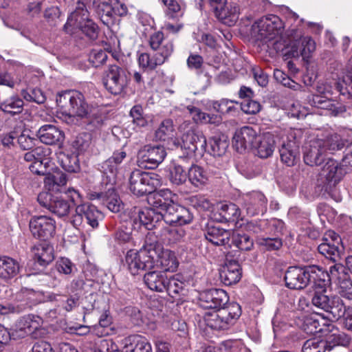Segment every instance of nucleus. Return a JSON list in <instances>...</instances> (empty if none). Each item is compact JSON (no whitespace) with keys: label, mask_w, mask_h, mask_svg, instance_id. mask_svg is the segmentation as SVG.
I'll return each mask as SVG.
<instances>
[{"label":"nucleus","mask_w":352,"mask_h":352,"mask_svg":"<svg viewBox=\"0 0 352 352\" xmlns=\"http://www.w3.org/2000/svg\"><path fill=\"white\" fill-rule=\"evenodd\" d=\"M252 31L257 34L258 38L267 45L269 48L276 52L287 50L286 54L290 57L302 56L309 58L316 49L314 41L309 36L302 37L301 31L291 29L287 31L289 43L283 40V23L276 15L270 14L258 19L252 25Z\"/></svg>","instance_id":"nucleus-1"},{"label":"nucleus","mask_w":352,"mask_h":352,"mask_svg":"<svg viewBox=\"0 0 352 352\" xmlns=\"http://www.w3.org/2000/svg\"><path fill=\"white\" fill-rule=\"evenodd\" d=\"M229 300L227 293L221 289H211L200 294L199 303L204 309H217L206 312L203 317L204 324L212 329L226 330L232 327L241 314L237 303L224 306Z\"/></svg>","instance_id":"nucleus-2"},{"label":"nucleus","mask_w":352,"mask_h":352,"mask_svg":"<svg viewBox=\"0 0 352 352\" xmlns=\"http://www.w3.org/2000/svg\"><path fill=\"white\" fill-rule=\"evenodd\" d=\"M129 223L134 230H140L145 227L152 230L156 224L164 219L167 224L183 226L192 222L193 216L190 210L176 203L168 206L165 210L155 211V208H140L133 207L127 212Z\"/></svg>","instance_id":"nucleus-3"},{"label":"nucleus","mask_w":352,"mask_h":352,"mask_svg":"<svg viewBox=\"0 0 352 352\" xmlns=\"http://www.w3.org/2000/svg\"><path fill=\"white\" fill-rule=\"evenodd\" d=\"M344 142L340 135L333 134L326 139L311 140L305 146L304 161L309 166H319L325 159L327 153H333L344 147Z\"/></svg>","instance_id":"nucleus-4"},{"label":"nucleus","mask_w":352,"mask_h":352,"mask_svg":"<svg viewBox=\"0 0 352 352\" xmlns=\"http://www.w3.org/2000/svg\"><path fill=\"white\" fill-rule=\"evenodd\" d=\"M316 90L318 94L312 95L309 98L308 102L312 107L327 110L332 116H343L346 112V107L341 102L329 99L327 95L333 94V87L331 83L324 81H319L317 83Z\"/></svg>","instance_id":"nucleus-5"},{"label":"nucleus","mask_w":352,"mask_h":352,"mask_svg":"<svg viewBox=\"0 0 352 352\" xmlns=\"http://www.w3.org/2000/svg\"><path fill=\"white\" fill-rule=\"evenodd\" d=\"M56 103L63 115L68 117H84L89 111L83 94L74 90L65 91L56 96Z\"/></svg>","instance_id":"nucleus-6"},{"label":"nucleus","mask_w":352,"mask_h":352,"mask_svg":"<svg viewBox=\"0 0 352 352\" xmlns=\"http://www.w3.org/2000/svg\"><path fill=\"white\" fill-rule=\"evenodd\" d=\"M155 250L153 244H146L139 251L130 250L125 256V263L132 275L140 271L151 270L155 266Z\"/></svg>","instance_id":"nucleus-7"},{"label":"nucleus","mask_w":352,"mask_h":352,"mask_svg":"<svg viewBox=\"0 0 352 352\" xmlns=\"http://www.w3.org/2000/svg\"><path fill=\"white\" fill-rule=\"evenodd\" d=\"M162 184V177L155 173L135 169L129 178L130 190L137 196L151 194Z\"/></svg>","instance_id":"nucleus-8"},{"label":"nucleus","mask_w":352,"mask_h":352,"mask_svg":"<svg viewBox=\"0 0 352 352\" xmlns=\"http://www.w3.org/2000/svg\"><path fill=\"white\" fill-rule=\"evenodd\" d=\"M129 78L126 70L118 65H111L103 78L105 89L113 95L126 92Z\"/></svg>","instance_id":"nucleus-9"},{"label":"nucleus","mask_w":352,"mask_h":352,"mask_svg":"<svg viewBox=\"0 0 352 352\" xmlns=\"http://www.w3.org/2000/svg\"><path fill=\"white\" fill-rule=\"evenodd\" d=\"M314 265L305 268L298 267H290L285 275L286 286L292 289H302L306 287L311 282V274L315 270Z\"/></svg>","instance_id":"nucleus-10"},{"label":"nucleus","mask_w":352,"mask_h":352,"mask_svg":"<svg viewBox=\"0 0 352 352\" xmlns=\"http://www.w3.org/2000/svg\"><path fill=\"white\" fill-rule=\"evenodd\" d=\"M174 144L185 151L186 155L183 157L184 158L192 157L197 150L206 151L207 146L206 139L203 133L191 129L183 134L181 143L175 142Z\"/></svg>","instance_id":"nucleus-11"},{"label":"nucleus","mask_w":352,"mask_h":352,"mask_svg":"<svg viewBox=\"0 0 352 352\" xmlns=\"http://www.w3.org/2000/svg\"><path fill=\"white\" fill-rule=\"evenodd\" d=\"M166 155V152L162 146H145L138 154V166L148 169H153L161 164Z\"/></svg>","instance_id":"nucleus-12"},{"label":"nucleus","mask_w":352,"mask_h":352,"mask_svg":"<svg viewBox=\"0 0 352 352\" xmlns=\"http://www.w3.org/2000/svg\"><path fill=\"white\" fill-rule=\"evenodd\" d=\"M30 230L34 237L47 240L55 234L56 221L49 216H34L30 221Z\"/></svg>","instance_id":"nucleus-13"},{"label":"nucleus","mask_w":352,"mask_h":352,"mask_svg":"<svg viewBox=\"0 0 352 352\" xmlns=\"http://www.w3.org/2000/svg\"><path fill=\"white\" fill-rule=\"evenodd\" d=\"M149 45L154 51L153 56L156 61L160 65L164 63L173 52V43L165 38L161 32H155L150 36Z\"/></svg>","instance_id":"nucleus-14"},{"label":"nucleus","mask_w":352,"mask_h":352,"mask_svg":"<svg viewBox=\"0 0 352 352\" xmlns=\"http://www.w3.org/2000/svg\"><path fill=\"white\" fill-rule=\"evenodd\" d=\"M327 292H314L311 299L313 305L330 313L333 318H338L342 312V302L340 297L333 296H329Z\"/></svg>","instance_id":"nucleus-15"},{"label":"nucleus","mask_w":352,"mask_h":352,"mask_svg":"<svg viewBox=\"0 0 352 352\" xmlns=\"http://www.w3.org/2000/svg\"><path fill=\"white\" fill-rule=\"evenodd\" d=\"M242 208L250 216L263 214L267 210V200L261 191H251L242 197Z\"/></svg>","instance_id":"nucleus-16"},{"label":"nucleus","mask_w":352,"mask_h":352,"mask_svg":"<svg viewBox=\"0 0 352 352\" xmlns=\"http://www.w3.org/2000/svg\"><path fill=\"white\" fill-rule=\"evenodd\" d=\"M37 201L41 206L58 217H65L70 210V206L66 200L60 197L54 196L48 192H40Z\"/></svg>","instance_id":"nucleus-17"},{"label":"nucleus","mask_w":352,"mask_h":352,"mask_svg":"<svg viewBox=\"0 0 352 352\" xmlns=\"http://www.w3.org/2000/svg\"><path fill=\"white\" fill-rule=\"evenodd\" d=\"M331 277L336 280L340 295L348 300H352V280L347 269L342 264L337 263L331 266Z\"/></svg>","instance_id":"nucleus-18"},{"label":"nucleus","mask_w":352,"mask_h":352,"mask_svg":"<svg viewBox=\"0 0 352 352\" xmlns=\"http://www.w3.org/2000/svg\"><path fill=\"white\" fill-rule=\"evenodd\" d=\"M126 156L125 151H118L114 152L111 157L102 163V180L107 185L113 186L116 183L119 166Z\"/></svg>","instance_id":"nucleus-19"},{"label":"nucleus","mask_w":352,"mask_h":352,"mask_svg":"<svg viewBox=\"0 0 352 352\" xmlns=\"http://www.w3.org/2000/svg\"><path fill=\"white\" fill-rule=\"evenodd\" d=\"M301 318H303L302 329L307 334L315 335L321 333L323 336L327 329L333 327V324L328 323L327 320L321 314H311Z\"/></svg>","instance_id":"nucleus-20"},{"label":"nucleus","mask_w":352,"mask_h":352,"mask_svg":"<svg viewBox=\"0 0 352 352\" xmlns=\"http://www.w3.org/2000/svg\"><path fill=\"white\" fill-rule=\"evenodd\" d=\"M258 138L257 131L252 126H244L237 129L233 137V146L238 152L253 147Z\"/></svg>","instance_id":"nucleus-21"},{"label":"nucleus","mask_w":352,"mask_h":352,"mask_svg":"<svg viewBox=\"0 0 352 352\" xmlns=\"http://www.w3.org/2000/svg\"><path fill=\"white\" fill-rule=\"evenodd\" d=\"M153 250H155V264L160 265L164 272H175L179 265L175 254L164 249L159 244H153Z\"/></svg>","instance_id":"nucleus-22"},{"label":"nucleus","mask_w":352,"mask_h":352,"mask_svg":"<svg viewBox=\"0 0 352 352\" xmlns=\"http://www.w3.org/2000/svg\"><path fill=\"white\" fill-rule=\"evenodd\" d=\"M341 239L337 234L329 231L323 239V242L318 245V252L330 260L336 261L340 257L338 245Z\"/></svg>","instance_id":"nucleus-23"},{"label":"nucleus","mask_w":352,"mask_h":352,"mask_svg":"<svg viewBox=\"0 0 352 352\" xmlns=\"http://www.w3.org/2000/svg\"><path fill=\"white\" fill-rule=\"evenodd\" d=\"M346 170L338 162L333 159H328L320 171L321 177H324L330 185H336L341 181Z\"/></svg>","instance_id":"nucleus-24"},{"label":"nucleus","mask_w":352,"mask_h":352,"mask_svg":"<svg viewBox=\"0 0 352 352\" xmlns=\"http://www.w3.org/2000/svg\"><path fill=\"white\" fill-rule=\"evenodd\" d=\"M148 198V202L151 207L149 208H155V211L165 210L168 206L175 203L176 195L173 194L169 189L163 188L157 192L155 190Z\"/></svg>","instance_id":"nucleus-25"},{"label":"nucleus","mask_w":352,"mask_h":352,"mask_svg":"<svg viewBox=\"0 0 352 352\" xmlns=\"http://www.w3.org/2000/svg\"><path fill=\"white\" fill-rule=\"evenodd\" d=\"M279 153L281 162L287 166H293L300 160L299 146L295 140L283 142Z\"/></svg>","instance_id":"nucleus-26"},{"label":"nucleus","mask_w":352,"mask_h":352,"mask_svg":"<svg viewBox=\"0 0 352 352\" xmlns=\"http://www.w3.org/2000/svg\"><path fill=\"white\" fill-rule=\"evenodd\" d=\"M241 267L235 261H229L220 272L221 282L226 285L237 283L241 278Z\"/></svg>","instance_id":"nucleus-27"},{"label":"nucleus","mask_w":352,"mask_h":352,"mask_svg":"<svg viewBox=\"0 0 352 352\" xmlns=\"http://www.w3.org/2000/svg\"><path fill=\"white\" fill-rule=\"evenodd\" d=\"M217 18L223 23L231 26L235 23L240 14V8L234 3H227L219 7L216 8L214 10Z\"/></svg>","instance_id":"nucleus-28"},{"label":"nucleus","mask_w":352,"mask_h":352,"mask_svg":"<svg viewBox=\"0 0 352 352\" xmlns=\"http://www.w3.org/2000/svg\"><path fill=\"white\" fill-rule=\"evenodd\" d=\"M204 235L211 243L215 245H223L228 243L231 232L221 228L219 226L208 224Z\"/></svg>","instance_id":"nucleus-29"},{"label":"nucleus","mask_w":352,"mask_h":352,"mask_svg":"<svg viewBox=\"0 0 352 352\" xmlns=\"http://www.w3.org/2000/svg\"><path fill=\"white\" fill-rule=\"evenodd\" d=\"M315 270H313L311 274V281L314 282V292H327L329 288L331 283H335L334 280L331 275V267L329 271H324L322 267L314 265Z\"/></svg>","instance_id":"nucleus-30"},{"label":"nucleus","mask_w":352,"mask_h":352,"mask_svg":"<svg viewBox=\"0 0 352 352\" xmlns=\"http://www.w3.org/2000/svg\"><path fill=\"white\" fill-rule=\"evenodd\" d=\"M38 137L45 144H55L63 142L64 133L54 125L45 124L38 131Z\"/></svg>","instance_id":"nucleus-31"},{"label":"nucleus","mask_w":352,"mask_h":352,"mask_svg":"<svg viewBox=\"0 0 352 352\" xmlns=\"http://www.w3.org/2000/svg\"><path fill=\"white\" fill-rule=\"evenodd\" d=\"M89 19V12L85 5L78 2L75 10L68 17L67 21L64 25V30L67 32H69V27L78 29Z\"/></svg>","instance_id":"nucleus-32"},{"label":"nucleus","mask_w":352,"mask_h":352,"mask_svg":"<svg viewBox=\"0 0 352 352\" xmlns=\"http://www.w3.org/2000/svg\"><path fill=\"white\" fill-rule=\"evenodd\" d=\"M123 344L124 352H152V346L148 340L139 335L124 338Z\"/></svg>","instance_id":"nucleus-33"},{"label":"nucleus","mask_w":352,"mask_h":352,"mask_svg":"<svg viewBox=\"0 0 352 352\" xmlns=\"http://www.w3.org/2000/svg\"><path fill=\"white\" fill-rule=\"evenodd\" d=\"M256 155L261 158H267L273 154L275 149V140L273 135L267 133L258 136L253 146Z\"/></svg>","instance_id":"nucleus-34"},{"label":"nucleus","mask_w":352,"mask_h":352,"mask_svg":"<svg viewBox=\"0 0 352 352\" xmlns=\"http://www.w3.org/2000/svg\"><path fill=\"white\" fill-rule=\"evenodd\" d=\"M167 276L164 272L152 271L146 273L144 280L147 287L153 291L162 292L165 291Z\"/></svg>","instance_id":"nucleus-35"},{"label":"nucleus","mask_w":352,"mask_h":352,"mask_svg":"<svg viewBox=\"0 0 352 352\" xmlns=\"http://www.w3.org/2000/svg\"><path fill=\"white\" fill-rule=\"evenodd\" d=\"M19 263L9 256H0V280L7 281L16 276L19 272Z\"/></svg>","instance_id":"nucleus-36"},{"label":"nucleus","mask_w":352,"mask_h":352,"mask_svg":"<svg viewBox=\"0 0 352 352\" xmlns=\"http://www.w3.org/2000/svg\"><path fill=\"white\" fill-rule=\"evenodd\" d=\"M33 254L35 261L41 266L48 265L54 258V248L47 243L35 245L33 248Z\"/></svg>","instance_id":"nucleus-37"},{"label":"nucleus","mask_w":352,"mask_h":352,"mask_svg":"<svg viewBox=\"0 0 352 352\" xmlns=\"http://www.w3.org/2000/svg\"><path fill=\"white\" fill-rule=\"evenodd\" d=\"M66 183V175L60 170L47 174L44 179L45 188L54 192H63V188Z\"/></svg>","instance_id":"nucleus-38"},{"label":"nucleus","mask_w":352,"mask_h":352,"mask_svg":"<svg viewBox=\"0 0 352 352\" xmlns=\"http://www.w3.org/2000/svg\"><path fill=\"white\" fill-rule=\"evenodd\" d=\"M323 336L327 338L324 341L327 342L328 351H331L333 346L337 345L346 346L351 342V338L347 334L334 329V327L330 329H327Z\"/></svg>","instance_id":"nucleus-39"},{"label":"nucleus","mask_w":352,"mask_h":352,"mask_svg":"<svg viewBox=\"0 0 352 352\" xmlns=\"http://www.w3.org/2000/svg\"><path fill=\"white\" fill-rule=\"evenodd\" d=\"M267 226L269 229L275 234L281 233L284 229V222L278 219H272L270 221H259L258 222H250L248 223V228L249 230L254 233H259L262 231V227Z\"/></svg>","instance_id":"nucleus-40"},{"label":"nucleus","mask_w":352,"mask_h":352,"mask_svg":"<svg viewBox=\"0 0 352 352\" xmlns=\"http://www.w3.org/2000/svg\"><path fill=\"white\" fill-rule=\"evenodd\" d=\"M48 149H45L43 147H36L31 151L27 152L24 155V160L27 162H32L29 168L33 173L35 174H43V171L36 166H39L42 168V158L47 155Z\"/></svg>","instance_id":"nucleus-41"},{"label":"nucleus","mask_w":352,"mask_h":352,"mask_svg":"<svg viewBox=\"0 0 352 352\" xmlns=\"http://www.w3.org/2000/svg\"><path fill=\"white\" fill-rule=\"evenodd\" d=\"M77 212L84 214L87 223L93 228H97L98 226V221L102 219V213L95 206L89 203L78 205Z\"/></svg>","instance_id":"nucleus-42"},{"label":"nucleus","mask_w":352,"mask_h":352,"mask_svg":"<svg viewBox=\"0 0 352 352\" xmlns=\"http://www.w3.org/2000/svg\"><path fill=\"white\" fill-rule=\"evenodd\" d=\"M188 178L192 186L202 188L208 182L209 173L203 167L192 164L188 169Z\"/></svg>","instance_id":"nucleus-43"},{"label":"nucleus","mask_w":352,"mask_h":352,"mask_svg":"<svg viewBox=\"0 0 352 352\" xmlns=\"http://www.w3.org/2000/svg\"><path fill=\"white\" fill-rule=\"evenodd\" d=\"M24 102L19 96L14 95L5 99L0 104V109L3 112L14 116L23 110Z\"/></svg>","instance_id":"nucleus-44"},{"label":"nucleus","mask_w":352,"mask_h":352,"mask_svg":"<svg viewBox=\"0 0 352 352\" xmlns=\"http://www.w3.org/2000/svg\"><path fill=\"white\" fill-rule=\"evenodd\" d=\"M94 9L96 14L100 19L102 23L109 25L113 23L114 16L113 14V7L111 2L94 3Z\"/></svg>","instance_id":"nucleus-45"},{"label":"nucleus","mask_w":352,"mask_h":352,"mask_svg":"<svg viewBox=\"0 0 352 352\" xmlns=\"http://www.w3.org/2000/svg\"><path fill=\"white\" fill-rule=\"evenodd\" d=\"M188 109L196 123L219 124L221 122V118L218 115L206 113L195 107H188Z\"/></svg>","instance_id":"nucleus-46"},{"label":"nucleus","mask_w":352,"mask_h":352,"mask_svg":"<svg viewBox=\"0 0 352 352\" xmlns=\"http://www.w3.org/2000/svg\"><path fill=\"white\" fill-rule=\"evenodd\" d=\"M58 162L62 168L69 173H76L80 170L79 160L76 153H60Z\"/></svg>","instance_id":"nucleus-47"},{"label":"nucleus","mask_w":352,"mask_h":352,"mask_svg":"<svg viewBox=\"0 0 352 352\" xmlns=\"http://www.w3.org/2000/svg\"><path fill=\"white\" fill-rule=\"evenodd\" d=\"M219 218L215 217V219L219 221H234L240 216V209L239 207L233 204H221L219 207Z\"/></svg>","instance_id":"nucleus-48"},{"label":"nucleus","mask_w":352,"mask_h":352,"mask_svg":"<svg viewBox=\"0 0 352 352\" xmlns=\"http://www.w3.org/2000/svg\"><path fill=\"white\" fill-rule=\"evenodd\" d=\"M351 67L349 71L336 82V89L343 96L352 98V57L350 60Z\"/></svg>","instance_id":"nucleus-49"},{"label":"nucleus","mask_w":352,"mask_h":352,"mask_svg":"<svg viewBox=\"0 0 352 352\" xmlns=\"http://www.w3.org/2000/svg\"><path fill=\"white\" fill-rule=\"evenodd\" d=\"M104 204L113 212H119L123 208V204L113 188H109L103 197Z\"/></svg>","instance_id":"nucleus-50"},{"label":"nucleus","mask_w":352,"mask_h":352,"mask_svg":"<svg viewBox=\"0 0 352 352\" xmlns=\"http://www.w3.org/2000/svg\"><path fill=\"white\" fill-rule=\"evenodd\" d=\"M40 318L33 315H28L22 317L18 322V328L22 331V336L31 334L34 330L38 327V322L34 320Z\"/></svg>","instance_id":"nucleus-51"},{"label":"nucleus","mask_w":352,"mask_h":352,"mask_svg":"<svg viewBox=\"0 0 352 352\" xmlns=\"http://www.w3.org/2000/svg\"><path fill=\"white\" fill-rule=\"evenodd\" d=\"M256 242L261 249L266 251L277 250H279L283 245L282 239L278 236H258L256 239Z\"/></svg>","instance_id":"nucleus-52"},{"label":"nucleus","mask_w":352,"mask_h":352,"mask_svg":"<svg viewBox=\"0 0 352 352\" xmlns=\"http://www.w3.org/2000/svg\"><path fill=\"white\" fill-rule=\"evenodd\" d=\"M232 243L241 250H250L254 245L253 240L246 234H231Z\"/></svg>","instance_id":"nucleus-53"},{"label":"nucleus","mask_w":352,"mask_h":352,"mask_svg":"<svg viewBox=\"0 0 352 352\" xmlns=\"http://www.w3.org/2000/svg\"><path fill=\"white\" fill-rule=\"evenodd\" d=\"M162 1L166 7V13L170 18L182 15L185 8V4L183 1L177 0H162Z\"/></svg>","instance_id":"nucleus-54"},{"label":"nucleus","mask_w":352,"mask_h":352,"mask_svg":"<svg viewBox=\"0 0 352 352\" xmlns=\"http://www.w3.org/2000/svg\"><path fill=\"white\" fill-rule=\"evenodd\" d=\"M328 349L327 342L323 340L314 338L305 342L302 352H325Z\"/></svg>","instance_id":"nucleus-55"},{"label":"nucleus","mask_w":352,"mask_h":352,"mask_svg":"<svg viewBox=\"0 0 352 352\" xmlns=\"http://www.w3.org/2000/svg\"><path fill=\"white\" fill-rule=\"evenodd\" d=\"M188 175L181 165L174 164L170 170L169 179L170 182L175 185H182L187 179Z\"/></svg>","instance_id":"nucleus-56"},{"label":"nucleus","mask_w":352,"mask_h":352,"mask_svg":"<svg viewBox=\"0 0 352 352\" xmlns=\"http://www.w3.org/2000/svg\"><path fill=\"white\" fill-rule=\"evenodd\" d=\"M237 102L233 100L222 99L220 101H215L212 103L213 109L220 113L234 114L236 112Z\"/></svg>","instance_id":"nucleus-57"},{"label":"nucleus","mask_w":352,"mask_h":352,"mask_svg":"<svg viewBox=\"0 0 352 352\" xmlns=\"http://www.w3.org/2000/svg\"><path fill=\"white\" fill-rule=\"evenodd\" d=\"M164 232L166 239L170 244H175L182 242L186 236L185 230L181 227L166 228Z\"/></svg>","instance_id":"nucleus-58"},{"label":"nucleus","mask_w":352,"mask_h":352,"mask_svg":"<svg viewBox=\"0 0 352 352\" xmlns=\"http://www.w3.org/2000/svg\"><path fill=\"white\" fill-rule=\"evenodd\" d=\"M274 77L277 82L293 90H299L302 87L300 84L292 80L284 72L280 69H274Z\"/></svg>","instance_id":"nucleus-59"},{"label":"nucleus","mask_w":352,"mask_h":352,"mask_svg":"<svg viewBox=\"0 0 352 352\" xmlns=\"http://www.w3.org/2000/svg\"><path fill=\"white\" fill-rule=\"evenodd\" d=\"M173 133V124L170 120H164L155 132V137L159 140L165 141L171 136Z\"/></svg>","instance_id":"nucleus-60"},{"label":"nucleus","mask_w":352,"mask_h":352,"mask_svg":"<svg viewBox=\"0 0 352 352\" xmlns=\"http://www.w3.org/2000/svg\"><path fill=\"white\" fill-rule=\"evenodd\" d=\"M21 94L23 99L28 102H34L38 104H42L46 100L44 93L40 89H33L30 91L26 89H23Z\"/></svg>","instance_id":"nucleus-61"},{"label":"nucleus","mask_w":352,"mask_h":352,"mask_svg":"<svg viewBox=\"0 0 352 352\" xmlns=\"http://www.w3.org/2000/svg\"><path fill=\"white\" fill-rule=\"evenodd\" d=\"M185 283L178 278L173 276L167 279L165 291L172 297L180 294L184 288Z\"/></svg>","instance_id":"nucleus-62"},{"label":"nucleus","mask_w":352,"mask_h":352,"mask_svg":"<svg viewBox=\"0 0 352 352\" xmlns=\"http://www.w3.org/2000/svg\"><path fill=\"white\" fill-rule=\"evenodd\" d=\"M228 146L226 141L214 138L210 140V151L208 152L213 156H221L226 153Z\"/></svg>","instance_id":"nucleus-63"},{"label":"nucleus","mask_w":352,"mask_h":352,"mask_svg":"<svg viewBox=\"0 0 352 352\" xmlns=\"http://www.w3.org/2000/svg\"><path fill=\"white\" fill-rule=\"evenodd\" d=\"M130 116L132 118L133 123L139 127L147 124V120L143 115V109L140 105H135L130 111Z\"/></svg>","instance_id":"nucleus-64"}]
</instances>
